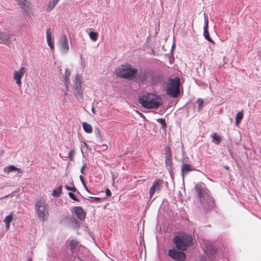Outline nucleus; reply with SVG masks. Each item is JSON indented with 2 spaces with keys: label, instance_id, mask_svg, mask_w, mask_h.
<instances>
[{
  "label": "nucleus",
  "instance_id": "f704fd0d",
  "mask_svg": "<svg viewBox=\"0 0 261 261\" xmlns=\"http://www.w3.org/2000/svg\"><path fill=\"white\" fill-rule=\"evenodd\" d=\"M65 188H66L67 190L71 191H72V192H76V188H75L74 186H73V187H69V186L66 185V186H65Z\"/></svg>",
  "mask_w": 261,
  "mask_h": 261
},
{
  "label": "nucleus",
  "instance_id": "9d476101",
  "mask_svg": "<svg viewBox=\"0 0 261 261\" xmlns=\"http://www.w3.org/2000/svg\"><path fill=\"white\" fill-rule=\"evenodd\" d=\"M168 255L172 258L177 261H184L186 256L185 253L175 249L169 250Z\"/></svg>",
  "mask_w": 261,
  "mask_h": 261
},
{
  "label": "nucleus",
  "instance_id": "f03ea898",
  "mask_svg": "<svg viewBox=\"0 0 261 261\" xmlns=\"http://www.w3.org/2000/svg\"><path fill=\"white\" fill-rule=\"evenodd\" d=\"M141 83L151 82L155 83L160 81V75L156 74L149 69L141 70L135 75V77Z\"/></svg>",
  "mask_w": 261,
  "mask_h": 261
},
{
  "label": "nucleus",
  "instance_id": "c756f323",
  "mask_svg": "<svg viewBox=\"0 0 261 261\" xmlns=\"http://www.w3.org/2000/svg\"><path fill=\"white\" fill-rule=\"evenodd\" d=\"M157 121L162 125V128L165 129L166 127V123L165 120L163 118H159L157 119Z\"/></svg>",
  "mask_w": 261,
  "mask_h": 261
},
{
  "label": "nucleus",
  "instance_id": "e433bc0d",
  "mask_svg": "<svg viewBox=\"0 0 261 261\" xmlns=\"http://www.w3.org/2000/svg\"><path fill=\"white\" fill-rule=\"evenodd\" d=\"M106 194L108 197H110L111 195V192L110 190L108 188L106 189Z\"/></svg>",
  "mask_w": 261,
  "mask_h": 261
},
{
  "label": "nucleus",
  "instance_id": "aec40b11",
  "mask_svg": "<svg viewBox=\"0 0 261 261\" xmlns=\"http://www.w3.org/2000/svg\"><path fill=\"white\" fill-rule=\"evenodd\" d=\"M71 72L68 69H65V75L63 77V82L64 83L65 89H66V93L65 94H66V92L67 91L68 89V85L69 83V77L70 76Z\"/></svg>",
  "mask_w": 261,
  "mask_h": 261
},
{
  "label": "nucleus",
  "instance_id": "a19ab883",
  "mask_svg": "<svg viewBox=\"0 0 261 261\" xmlns=\"http://www.w3.org/2000/svg\"><path fill=\"white\" fill-rule=\"evenodd\" d=\"M83 186H84V188H85V190H86L87 192H88L89 193H91L90 191L89 190V189H88V188H87V186L86 185V184H85V185H83Z\"/></svg>",
  "mask_w": 261,
  "mask_h": 261
},
{
  "label": "nucleus",
  "instance_id": "bb28decb",
  "mask_svg": "<svg viewBox=\"0 0 261 261\" xmlns=\"http://www.w3.org/2000/svg\"><path fill=\"white\" fill-rule=\"evenodd\" d=\"M212 137L213 138V141H216V143L217 144H219L220 143L221 141V138L220 136L217 135V133H214V134H212Z\"/></svg>",
  "mask_w": 261,
  "mask_h": 261
},
{
  "label": "nucleus",
  "instance_id": "1a4fd4ad",
  "mask_svg": "<svg viewBox=\"0 0 261 261\" xmlns=\"http://www.w3.org/2000/svg\"><path fill=\"white\" fill-rule=\"evenodd\" d=\"M58 44L60 49L63 54H66L69 50V44L67 37L66 35H63L60 36Z\"/></svg>",
  "mask_w": 261,
  "mask_h": 261
},
{
  "label": "nucleus",
  "instance_id": "f8f14e48",
  "mask_svg": "<svg viewBox=\"0 0 261 261\" xmlns=\"http://www.w3.org/2000/svg\"><path fill=\"white\" fill-rule=\"evenodd\" d=\"M26 71V68L24 67H22L19 70L14 72L13 79L16 81V83L19 87H20L21 85V79Z\"/></svg>",
  "mask_w": 261,
  "mask_h": 261
},
{
  "label": "nucleus",
  "instance_id": "473e14b6",
  "mask_svg": "<svg viewBox=\"0 0 261 261\" xmlns=\"http://www.w3.org/2000/svg\"><path fill=\"white\" fill-rule=\"evenodd\" d=\"M75 155V151L74 149H71L69 153V154H68V157L70 159V161H73V157Z\"/></svg>",
  "mask_w": 261,
  "mask_h": 261
},
{
  "label": "nucleus",
  "instance_id": "c85d7f7f",
  "mask_svg": "<svg viewBox=\"0 0 261 261\" xmlns=\"http://www.w3.org/2000/svg\"><path fill=\"white\" fill-rule=\"evenodd\" d=\"M89 37L91 40L95 41L97 39L98 34L96 32H91L89 33Z\"/></svg>",
  "mask_w": 261,
  "mask_h": 261
},
{
  "label": "nucleus",
  "instance_id": "423d86ee",
  "mask_svg": "<svg viewBox=\"0 0 261 261\" xmlns=\"http://www.w3.org/2000/svg\"><path fill=\"white\" fill-rule=\"evenodd\" d=\"M180 79L175 77L174 79H169L166 87V93L173 97H176L180 93Z\"/></svg>",
  "mask_w": 261,
  "mask_h": 261
},
{
  "label": "nucleus",
  "instance_id": "a878e982",
  "mask_svg": "<svg viewBox=\"0 0 261 261\" xmlns=\"http://www.w3.org/2000/svg\"><path fill=\"white\" fill-rule=\"evenodd\" d=\"M243 114L242 112H239L237 113L236 117V125H238L240 123V121H241V120L243 118Z\"/></svg>",
  "mask_w": 261,
  "mask_h": 261
},
{
  "label": "nucleus",
  "instance_id": "2f4dec72",
  "mask_svg": "<svg viewBox=\"0 0 261 261\" xmlns=\"http://www.w3.org/2000/svg\"><path fill=\"white\" fill-rule=\"evenodd\" d=\"M88 199L91 202H98L100 201L101 199L99 197H89V198Z\"/></svg>",
  "mask_w": 261,
  "mask_h": 261
},
{
  "label": "nucleus",
  "instance_id": "393cba45",
  "mask_svg": "<svg viewBox=\"0 0 261 261\" xmlns=\"http://www.w3.org/2000/svg\"><path fill=\"white\" fill-rule=\"evenodd\" d=\"M62 189V186L61 185H60V186H59L57 188V189L54 190L52 192L53 196H54L55 197H59L61 194V193Z\"/></svg>",
  "mask_w": 261,
  "mask_h": 261
},
{
  "label": "nucleus",
  "instance_id": "39448f33",
  "mask_svg": "<svg viewBox=\"0 0 261 261\" xmlns=\"http://www.w3.org/2000/svg\"><path fill=\"white\" fill-rule=\"evenodd\" d=\"M195 189L198 195L199 199L202 203L205 202H210V206H213V202L212 197L208 195V191L204 184L197 183L195 186Z\"/></svg>",
  "mask_w": 261,
  "mask_h": 261
},
{
  "label": "nucleus",
  "instance_id": "ea45409f",
  "mask_svg": "<svg viewBox=\"0 0 261 261\" xmlns=\"http://www.w3.org/2000/svg\"><path fill=\"white\" fill-rule=\"evenodd\" d=\"M5 224H6V229L7 230H8L9 229V228H10V224H9V223H5Z\"/></svg>",
  "mask_w": 261,
  "mask_h": 261
},
{
  "label": "nucleus",
  "instance_id": "c9c22d12",
  "mask_svg": "<svg viewBox=\"0 0 261 261\" xmlns=\"http://www.w3.org/2000/svg\"><path fill=\"white\" fill-rule=\"evenodd\" d=\"M197 103L198 105V110H199L201 106H202L203 103V100L202 99L198 98L197 100Z\"/></svg>",
  "mask_w": 261,
  "mask_h": 261
},
{
  "label": "nucleus",
  "instance_id": "6ab92c4d",
  "mask_svg": "<svg viewBox=\"0 0 261 261\" xmlns=\"http://www.w3.org/2000/svg\"><path fill=\"white\" fill-rule=\"evenodd\" d=\"M21 9L24 11H28L30 10L31 4L28 0H16Z\"/></svg>",
  "mask_w": 261,
  "mask_h": 261
},
{
  "label": "nucleus",
  "instance_id": "37998d69",
  "mask_svg": "<svg viewBox=\"0 0 261 261\" xmlns=\"http://www.w3.org/2000/svg\"><path fill=\"white\" fill-rule=\"evenodd\" d=\"M28 261H32V259L31 257H29L28 259Z\"/></svg>",
  "mask_w": 261,
  "mask_h": 261
},
{
  "label": "nucleus",
  "instance_id": "4be33fe9",
  "mask_svg": "<svg viewBox=\"0 0 261 261\" xmlns=\"http://www.w3.org/2000/svg\"><path fill=\"white\" fill-rule=\"evenodd\" d=\"M206 253L208 255L209 257H212L217 252V249L215 247L212 246H210L207 247Z\"/></svg>",
  "mask_w": 261,
  "mask_h": 261
},
{
  "label": "nucleus",
  "instance_id": "f3484780",
  "mask_svg": "<svg viewBox=\"0 0 261 261\" xmlns=\"http://www.w3.org/2000/svg\"><path fill=\"white\" fill-rule=\"evenodd\" d=\"M46 40L48 45L49 46L51 50H54V41L51 36V32L50 29L46 30Z\"/></svg>",
  "mask_w": 261,
  "mask_h": 261
},
{
  "label": "nucleus",
  "instance_id": "79ce46f5",
  "mask_svg": "<svg viewBox=\"0 0 261 261\" xmlns=\"http://www.w3.org/2000/svg\"><path fill=\"white\" fill-rule=\"evenodd\" d=\"M95 133L96 134H97V135H99V130L98 129V128H96V129H95Z\"/></svg>",
  "mask_w": 261,
  "mask_h": 261
},
{
  "label": "nucleus",
  "instance_id": "20e7f679",
  "mask_svg": "<svg viewBox=\"0 0 261 261\" xmlns=\"http://www.w3.org/2000/svg\"><path fill=\"white\" fill-rule=\"evenodd\" d=\"M173 243L178 249L184 251L193 244V238L192 235L186 233L176 236L173 238Z\"/></svg>",
  "mask_w": 261,
  "mask_h": 261
},
{
  "label": "nucleus",
  "instance_id": "a18cd8bd",
  "mask_svg": "<svg viewBox=\"0 0 261 261\" xmlns=\"http://www.w3.org/2000/svg\"><path fill=\"white\" fill-rule=\"evenodd\" d=\"M8 196H6L4 197V198L7 197Z\"/></svg>",
  "mask_w": 261,
  "mask_h": 261
},
{
  "label": "nucleus",
  "instance_id": "7c9ffc66",
  "mask_svg": "<svg viewBox=\"0 0 261 261\" xmlns=\"http://www.w3.org/2000/svg\"><path fill=\"white\" fill-rule=\"evenodd\" d=\"M77 242L76 241L72 240L70 243V249L72 251L75 249L77 246Z\"/></svg>",
  "mask_w": 261,
  "mask_h": 261
},
{
  "label": "nucleus",
  "instance_id": "4c0bfd02",
  "mask_svg": "<svg viewBox=\"0 0 261 261\" xmlns=\"http://www.w3.org/2000/svg\"><path fill=\"white\" fill-rule=\"evenodd\" d=\"M80 180H81V182H82V184H83V185H85V180H84V178L83 176V175H81L80 176Z\"/></svg>",
  "mask_w": 261,
  "mask_h": 261
},
{
  "label": "nucleus",
  "instance_id": "58836bf2",
  "mask_svg": "<svg viewBox=\"0 0 261 261\" xmlns=\"http://www.w3.org/2000/svg\"><path fill=\"white\" fill-rule=\"evenodd\" d=\"M86 168V164L83 165V166L82 167L81 169V172L82 174H84V170Z\"/></svg>",
  "mask_w": 261,
  "mask_h": 261
},
{
  "label": "nucleus",
  "instance_id": "5701e85b",
  "mask_svg": "<svg viewBox=\"0 0 261 261\" xmlns=\"http://www.w3.org/2000/svg\"><path fill=\"white\" fill-rule=\"evenodd\" d=\"M59 1V0H50L47 7V11L48 12L51 11L57 5Z\"/></svg>",
  "mask_w": 261,
  "mask_h": 261
},
{
  "label": "nucleus",
  "instance_id": "f257e3e1",
  "mask_svg": "<svg viewBox=\"0 0 261 261\" xmlns=\"http://www.w3.org/2000/svg\"><path fill=\"white\" fill-rule=\"evenodd\" d=\"M139 102L147 109H157L163 105L161 96L152 93H147L140 96Z\"/></svg>",
  "mask_w": 261,
  "mask_h": 261
},
{
  "label": "nucleus",
  "instance_id": "4468645a",
  "mask_svg": "<svg viewBox=\"0 0 261 261\" xmlns=\"http://www.w3.org/2000/svg\"><path fill=\"white\" fill-rule=\"evenodd\" d=\"M71 212L74 213L77 217L81 220H84L86 217V212L81 206H74Z\"/></svg>",
  "mask_w": 261,
  "mask_h": 261
},
{
  "label": "nucleus",
  "instance_id": "c03bdc74",
  "mask_svg": "<svg viewBox=\"0 0 261 261\" xmlns=\"http://www.w3.org/2000/svg\"><path fill=\"white\" fill-rule=\"evenodd\" d=\"M92 111L93 113H95V110L93 108H92Z\"/></svg>",
  "mask_w": 261,
  "mask_h": 261
},
{
  "label": "nucleus",
  "instance_id": "7ed1b4c3",
  "mask_svg": "<svg viewBox=\"0 0 261 261\" xmlns=\"http://www.w3.org/2000/svg\"><path fill=\"white\" fill-rule=\"evenodd\" d=\"M137 71V68H132L129 64H126L117 68L115 70V73L118 77L130 80L135 77Z\"/></svg>",
  "mask_w": 261,
  "mask_h": 261
},
{
  "label": "nucleus",
  "instance_id": "9b49d317",
  "mask_svg": "<svg viewBox=\"0 0 261 261\" xmlns=\"http://www.w3.org/2000/svg\"><path fill=\"white\" fill-rule=\"evenodd\" d=\"M163 183V180L161 179H159L155 181L152 186L151 187L149 190V197L151 198L155 192H159L161 189V187Z\"/></svg>",
  "mask_w": 261,
  "mask_h": 261
},
{
  "label": "nucleus",
  "instance_id": "412c9836",
  "mask_svg": "<svg viewBox=\"0 0 261 261\" xmlns=\"http://www.w3.org/2000/svg\"><path fill=\"white\" fill-rule=\"evenodd\" d=\"M4 171L7 173H9L13 171H17L18 173H22V170L21 169L18 168L13 165L5 167L4 169Z\"/></svg>",
  "mask_w": 261,
  "mask_h": 261
},
{
  "label": "nucleus",
  "instance_id": "72a5a7b5",
  "mask_svg": "<svg viewBox=\"0 0 261 261\" xmlns=\"http://www.w3.org/2000/svg\"><path fill=\"white\" fill-rule=\"evenodd\" d=\"M68 196L70 198H71L72 200L76 201H79V200L75 197L74 194H73L71 192L68 193Z\"/></svg>",
  "mask_w": 261,
  "mask_h": 261
},
{
  "label": "nucleus",
  "instance_id": "6e6552de",
  "mask_svg": "<svg viewBox=\"0 0 261 261\" xmlns=\"http://www.w3.org/2000/svg\"><path fill=\"white\" fill-rule=\"evenodd\" d=\"M36 209L38 218L41 221H44L48 213L46 211L45 202L42 200L37 201L36 203Z\"/></svg>",
  "mask_w": 261,
  "mask_h": 261
},
{
  "label": "nucleus",
  "instance_id": "ddd939ff",
  "mask_svg": "<svg viewBox=\"0 0 261 261\" xmlns=\"http://www.w3.org/2000/svg\"><path fill=\"white\" fill-rule=\"evenodd\" d=\"M165 164L169 171H171L172 166V154L169 147L165 149Z\"/></svg>",
  "mask_w": 261,
  "mask_h": 261
},
{
  "label": "nucleus",
  "instance_id": "cd10ccee",
  "mask_svg": "<svg viewBox=\"0 0 261 261\" xmlns=\"http://www.w3.org/2000/svg\"><path fill=\"white\" fill-rule=\"evenodd\" d=\"M13 213H11L10 215L7 216L4 220L5 223L10 224L11 222L13 220Z\"/></svg>",
  "mask_w": 261,
  "mask_h": 261
},
{
  "label": "nucleus",
  "instance_id": "0eeeda50",
  "mask_svg": "<svg viewBox=\"0 0 261 261\" xmlns=\"http://www.w3.org/2000/svg\"><path fill=\"white\" fill-rule=\"evenodd\" d=\"M82 76L80 74H76L72 80L73 93L78 99H82L83 90L82 89Z\"/></svg>",
  "mask_w": 261,
  "mask_h": 261
},
{
  "label": "nucleus",
  "instance_id": "2eb2a0df",
  "mask_svg": "<svg viewBox=\"0 0 261 261\" xmlns=\"http://www.w3.org/2000/svg\"><path fill=\"white\" fill-rule=\"evenodd\" d=\"M12 35L4 32H0V43L9 45L11 42Z\"/></svg>",
  "mask_w": 261,
  "mask_h": 261
},
{
  "label": "nucleus",
  "instance_id": "dca6fc26",
  "mask_svg": "<svg viewBox=\"0 0 261 261\" xmlns=\"http://www.w3.org/2000/svg\"><path fill=\"white\" fill-rule=\"evenodd\" d=\"M194 170H195L194 167L190 164L183 163L181 166V174L183 177L190 172Z\"/></svg>",
  "mask_w": 261,
  "mask_h": 261
},
{
  "label": "nucleus",
  "instance_id": "b1692460",
  "mask_svg": "<svg viewBox=\"0 0 261 261\" xmlns=\"http://www.w3.org/2000/svg\"><path fill=\"white\" fill-rule=\"evenodd\" d=\"M83 127L85 132L89 134L92 132V127L91 125L87 122H84L83 123Z\"/></svg>",
  "mask_w": 261,
  "mask_h": 261
},
{
  "label": "nucleus",
  "instance_id": "a211bd4d",
  "mask_svg": "<svg viewBox=\"0 0 261 261\" xmlns=\"http://www.w3.org/2000/svg\"><path fill=\"white\" fill-rule=\"evenodd\" d=\"M204 27L203 28L204 31H203V36L204 38L209 42L214 43L213 40L212 39V38L210 37L209 33L208 32V19H206V18H204Z\"/></svg>",
  "mask_w": 261,
  "mask_h": 261
}]
</instances>
